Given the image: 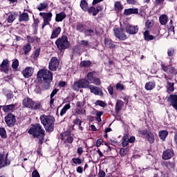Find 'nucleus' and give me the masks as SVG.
<instances>
[{
    "label": "nucleus",
    "mask_w": 177,
    "mask_h": 177,
    "mask_svg": "<svg viewBox=\"0 0 177 177\" xmlns=\"http://www.w3.org/2000/svg\"><path fill=\"white\" fill-rule=\"evenodd\" d=\"M80 45H82L83 46H89V41L87 40H81L79 42Z\"/></svg>",
    "instance_id": "51"
},
{
    "label": "nucleus",
    "mask_w": 177,
    "mask_h": 177,
    "mask_svg": "<svg viewBox=\"0 0 177 177\" xmlns=\"http://www.w3.org/2000/svg\"><path fill=\"white\" fill-rule=\"evenodd\" d=\"M147 138L149 140V143H153L154 142V135H153V133L148 132Z\"/></svg>",
    "instance_id": "37"
},
{
    "label": "nucleus",
    "mask_w": 177,
    "mask_h": 177,
    "mask_svg": "<svg viewBox=\"0 0 177 177\" xmlns=\"http://www.w3.org/2000/svg\"><path fill=\"white\" fill-rule=\"evenodd\" d=\"M15 104L4 105L2 106V110L4 111V113H12L15 111Z\"/></svg>",
    "instance_id": "18"
},
{
    "label": "nucleus",
    "mask_w": 177,
    "mask_h": 177,
    "mask_svg": "<svg viewBox=\"0 0 177 177\" xmlns=\"http://www.w3.org/2000/svg\"><path fill=\"white\" fill-rule=\"evenodd\" d=\"M122 106H124V102L118 100L116 102L115 107V113H120V111L121 110V109H122Z\"/></svg>",
    "instance_id": "25"
},
{
    "label": "nucleus",
    "mask_w": 177,
    "mask_h": 177,
    "mask_svg": "<svg viewBox=\"0 0 177 177\" xmlns=\"http://www.w3.org/2000/svg\"><path fill=\"white\" fill-rule=\"evenodd\" d=\"M159 21L162 26H165L168 23V17L167 15H162L159 17Z\"/></svg>",
    "instance_id": "26"
},
{
    "label": "nucleus",
    "mask_w": 177,
    "mask_h": 177,
    "mask_svg": "<svg viewBox=\"0 0 177 177\" xmlns=\"http://www.w3.org/2000/svg\"><path fill=\"white\" fill-rule=\"evenodd\" d=\"M55 45L59 50H64L70 48V41H68L67 37L64 35L56 40Z\"/></svg>",
    "instance_id": "4"
},
{
    "label": "nucleus",
    "mask_w": 177,
    "mask_h": 177,
    "mask_svg": "<svg viewBox=\"0 0 177 177\" xmlns=\"http://www.w3.org/2000/svg\"><path fill=\"white\" fill-rule=\"evenodd\" d=\"M47 8H48V3L46 2L41 3L37 6V9L39 12H42V10L46 9Z\"/></svg>",
    "instance_id": "30"
},
{
    "label": "nucleus",
    "mask_w": 177,
    "mask_h": 177,
    "mask_svg": "<svg viewBox=\"0 0 177 177\" xmlns=\"http://www.w3.org/2000/svg\"><path fill=\"white\" fill-rule=\"evenodd\" d=\"M91 84H94L95 85H100L101 82L99 78H93L92 81L90 82Z\"/></svg>",
    "instance_id": "44"
},
{
    "label": "nucleus",
    "mask_w": 177,
    "mask_h": 177,
    "mask_svg": "<svg viewBox=\"0 0 177 177\" xmlns=\"http://www.w3.org/2000/svg\"><path fill=\"white\" fill-rule=\"evenodd\" d=\"M102 10H103V7L99 5L94 11L93 16H96V15H97V13H99Z\"/></svg>",
    "instance_id": "43"
},
{
    "label": "nucleus",
    "mask_w": 177,
    "mask_h": 177,
    "mask_svg": "<svg viewBox=\"0 0 177 177\" xmlns=\"http://www.w3.org/2000/svg\"><path fill=\"white\" fill-rule=\"evenodd\" d=\"M161 67H162V69L163 70V71H165V73H168V71H169V68L171 66H165V64H162Z\"/></svg>",
    "instance_id": "52"
},
{
    "label": "nucleus",
    "mask_w": 177,
    "mask_h": 177,
    "mask_svg": "<svg viewBox=\"0 0 177 177\" xmlns=\"http://www.w3.org/2000/svg\"><path fill=\"white\" fill-rule=\"evenodd\" d=\"M37 78L43 83L44 89H49L53 76L48 69H41L37 73Z\"/></svg>",
    "instance_id": "1"
},
{
    "label": "nucleus",
    "mask_w": 177,
    "mask_h": 177,
    "mask_svg": "<svg viewBox=\"0 0 177 177\" xmlns=\"http://www.w3.org/2000/svg\"><path fill=\"white\" fill-rule=\"evenodd\" d=\"M62 140L64 141V143H73L74 138L71 136L70 131H65L61 134Z\"/></svg>",
    "instance_id": "11"
},
{
    "label": "nucleus",
    "mask_w": 177,
    "mask_h": 177,
    "mask_svg": "<svg viewBox=\"0 0 177 177\" xmlns=\"http://www.w3.org/2000/svg\"><path fill=\"white\" fill-rule=\"evenodd\" d=\"M19 21H28L30 20V17L28 16V13L23 12L19 17Z\"/></svg>",
    "instance_id": "24"
},
{
    "label": "nucleus",
    "mask_w": 177,
    "mask_h": 177,
    "mask_svg": "<svg viewBox=\"0 0 177 177\" xmlns=\"http://www.w3.org/2000/svg\"><path fill=\"white\" fill-rule=\"evenodd\" d=\"M167 102L170 103L171 106L175 109V110H177V95L171 94L169 95V97L167 98Z\"/></svg>",
    "instance_id": "13"
},
{
    "label": "nucleus",
    "mask_w": 177,
    "mask_h": 177,
    "mask_svg": "<svg viewBox=\"0 0 177 177\" xmlns=\"http://www.w3.org/2000/svg\"><path fill=\"white\" fill-rule=\"evenodd\" d=\"M102 115H103V111H97L96 112V116H97L96 120H97V121L98 122H102V118H101Z\"/></svg>",
    "instance_id": "40"
},
{
    "label": "nucleus",
    "mask_w": 177,
    "mask_h": 177,
    "mask_svg": "<svg viewBox=\"0 0 177 177\" xmlns=\"http://www.w3.org/2000/svg\"><path fill=\"white\" fill-rule=\"evenodd\" d=\"M86 35H88V37H92L93 35L94 32L92 30H87L85 32Z\"/></svg>",
    "instance_id": "58"
},
{
    "label": "nucleus",
    "mask_w": 177,
    "mask_h": 177,
    "mask_svg": "<svg viewBox=\"0 0 177 177\" xmlns=\"http://www.w3.org/2000/svg\"><path fill=\"white\" fill-rule=\"evenodd\" d=\"M88 85H89V82L85 79H81L78 81L74 82L73 85L72 86V89L73 91H80L82 88H88Z\"/></svg>",
    "instance_id": "5"
},
{
    "label": "nucleus",
    "mask_w": 177,
    "mask_h": 177,
    "mask_svg": "<svg viewBox=\"0 0 177 177\" xmlns=\"http://www.w3.org/2000/svg\"><path fill=\"white\" fill-rule=\"evenodd\" d=\"M70 109H71V106L70 105V104H66L61 110L59 115L61 117H63V115H64V114H66V113H67V111L70 110Z\"/></svg>",
    "instance_id": "28"
},
{
    "label": "nucleus",
    "mask_w": 177,
    "mask_h": 177,
    "mask_svg": "<svg viewBox=\"0 0 177 177\" xmlns=\"http://www.w3.org/2000/svg\"><path fill=\"white\" fill-rule=\"evenodd\" d=\"M39 16H41L44 20V24L41 26L42 30H44L46 26H49L50 24L53 15L52 12H40Z\"/></svg>",
    "instance_id": "6"
},
{
    "label": "nucleus",
    "mask_w": 177,
    "mask_h": 177,
    "mask_svg": "<svg viewBox=\"0 0 177 177\" xmlns=\"http://www.w3.org/2000/svg\"><path fill=\"white\" fill-rule=\"evenodd\" d=\"M15 14L12 13L8 16L7 21L8 23H12V21H15Z\"/></svg>",
    "instance_id": "42"
},
{
    "label": "nucleus",
    "mask_w": 177,
    "mask_h": 177,
    "mask_svg": "<svg viewBox=\"0 0 177 177\" xmlns=\"http://www.w3.org/2000/svg\"><path fill=\"white\" fill-rule=\"evenodd\" d=\"M167 136H168V132L165 130H162L159 131V138L161 140H165L167 139Z\"/></svg>",
    "instance_id": "31"
},
{
    "label": "nucleus",
    "mask_w": 177,
    "mask_h": 177,
    "mask_svg": "<svg viewBox=\"0 0 177 177\" xmlns=\"http://www.w3.org/2000/svg\"><path fill=\"white\" fill-rule=\"evenodd\" d=\"M139 13V10L138 8H128L125 9L124 14L125 16H130V15H138Z\"/></svg>",
    "instance_id": "17"
},
{
    "label": "nucleus",
    "mask_w": 177,
    "mask_h": 177,
    "mask_svg": "<svg viewBox=\"0 0 177 177\" xmlns=\"http://www.w3.org/2000/svg\"><path fill=\"white\" fill-rule=\"evenodd\" d=\"M82 67H89L91 66L90 61H83L80 63Z\"/></svg>",
    "instance_id": "47"
},
{
    "label": "nucleus",
    "mask_w": 177,
    "mask_h": 177,
    "mask_svg": "<svg viewBox=\"0 0 177 177\" xmlns=\"http://www.w3.org/2000/svg\"><path fill=\"white\" fill-rule=\"evenodd\" d=\"M28 133L32 135L33 138L39 139V143H44V136H45V130L42 129V126L39 124L32 125L28 130Z\"/></svg>",
    "instance_id": "2"
},
{
    "label": "nucleus",
    "mask_w": 177,
    "mask_h": 177,
    "mask_svg": "<svg viewBox=\"0 0 177 177\" xmlns=\"http://www.w3.org/2000/svg\"><path fill=\"white\" fill-rule=\"evenodd\" d=\"M65 17H67V15L64 13V12H59L56 14L55 15V21L59 23L60 21H63Z\"/></svg>",
    "instance_id": "20"
},
{
    "label": "nucleus",
    "mask_w": 177,
    "mask_h": 177,
    "mask_svg": "<svg viewBox=\"0 0 177 177\" xmlns=\"http://www.w3.org/2000/svg\"><path fill=\"white\" fill-rule=\"evenodd\" d=\"M22 74L25 78H30L34 74V68L32 67H26L23 71Z\"/></svg>",
    "instance_id": "15"
},
{
    "label": "nucleus",
    "mask_w": 177,
    "mask_h": 177,
    "mask_svg": "<svg viewBox=\"0 0 177 177\" xmlns=\"http://www.w3.org/2000/svg\"><path fill=\"white\" fill-rule=\"evenodd\" d=\"M80 8L82 9L84 12H88V8H89V6L88 5V3L85 0H81L80 1Z\"/></svg>",
    "instance_id": "27"
},
{
    "label": "nucleus",
    "mask_w": 177,
    "mask_h": 177,
    "mask_svg": "<svg viewBox=\"0 0 177 177\" xmlns=\"http://www.w3.org/2000/svg\"><path fill=\"white\" fill-rule=\"evenodd\" d=\"M4 121L7 124L8 127H14L15 124H16V116L10 113L5 116Z\"/></svg>",
    "instance_id": "9"
},
{
    "label": "nucleus",
    "mask_w": 177,
    "mask_h": 177,
    "mask_svg": "<svg viewBox=\"0 0 177 177\" xmlns=\"http://www.w3.org/2000/svg\"><path fill=\"white\" fill-rule=\"evenodd\" d=\"M34 103V101L30 98H25L23 100V104L25 106V107H27L28 109H32V104Z\"/></svg>",
    "instance_id": "21"
},
{
    "label": "nucleus",
    "mask_w": 177,
    "mask_h": 177,
    "mask_svg": "<svg viewBox=\"0 0 177 177\" xmlns=\"http://www.w3.org/2000/svg\"><path fill=\"white\" fill-rule=\"evenodd\" d=\"M32 177H41V176H39L38 171L35 169L32 173Z\"/></svg>",
    "instance_id": "57"
},
{
    "label": "nucleus",
    "mask_w": 177,
    "mask_h": 177,
    "mask_svg": "<svg viewBox=\"0 0 177 177\" xmlns=\"http://www.w3.org/2000/svg\"><path fill=\"white\" fill-rule=\"evenodd\" d=\"M93 73L92 72H89L88 74H87V80H88V82H91L93 80Z\"/></svg>",
    "instance_id": "48"
},
{
    "label": "nucleus",
    "mask_w": 177,
    "mask_h": 177,
    "mask_svg": "<svg viewBox=\"0 0 177 177\" xmlns=\"http://www.w3.org/2000/svg\"><path fill=\"white\" fill-rule=\"evenodd\" d=\"M174 157V151L172 149H167L162 153L163 160H169Z\"/></svg>",
    "instance_id": "16"
},
{
    "label": "nucleus",
    "mask_w": 177,
    "mask_h": 177,
    "mask_svg": "<svg viewBox=\"0 0 177 177\" xmlns=\"http://www.w3.org/2000/svg\"><path fill=\"white\" fill-rule=\"evenodd\" d=\"M120 154L121 157H124V156L127 155V149H125L124 148H121L120 150Z\"/></svg>",
    "instance_id": "56"
},
{
    "label": "nucleus",
    "mask_w": 177,
    "mask_h": 177,
    "mask_svg": "<svg viewBox=\"0 0 177 177\" xmlns=\"http://www.w3.org/2000/svg\"><path fill=\"white\" fill-rule=\"evenodd\" d=\"M124 30H125L127 34L130 35H133V34L138 33L139 31V27L138 26H133L129 24H125L124 25Z\"/></svg>",
    "instance_id": "8"
},
{
    "label": "nucleus",
    "mask_w": 177,
    "mask_h": 177,
    "mask_svg": "<svg viewBox=\"0 0 177 177\" xmlns=\"http://www.w3.org/2000/svg\"><path fill=\"white\" fill-rule=\"evenodd\" d=\"M86 101L85 100H83V102L77 101L76 103V107L82 109L85 106Z\"/></svg>",
    "instance_id": "41"
},
{
    "label": "nucleus",
    "mask_w": 177,
    "mask_h": 177,
    "mask_svg": "<svg viewBox=\"0 0 177 177\" xmlns=\"http://www.w3.org/2000/svg\"><path fill=\"white\" fill-rule=\"evenodd\" d=\"M124 86L123 84H121V83H118V84H116V89H117L118 91H124Z\"/></svg>",
    "instance_id": "53"
},
{
    "label": "nucleus",
    "mask_w": 177,
    "mask_h": 177,
    "mask_svg": "<svg viewBox=\"0 0 177 177\" xmlns=\"http://www.w3.org/2000/svg\"><path fill=\"white\" fill-rule=\"evenodd\" d=\"M75 114L77 115H86V111L82 108H76Z\"/></svg>",
    "instance_id": "29"
},
{
    "label": "nucleus",
    "mask_w": 177,
    "mask_h": 177,
    "mask_svg": "<svg viewBox=\"0 0 177 177\" xmlns=\"http://www.w3.org/2000/svg\"><path fill=\"white\" fill-rule=\"evenodd\" d=\"M125 29H122V28H116L113 29L114 35L116 38H118L120 41H125V39H128V36L124 32Z\"/></svg>",
    "instance_id": "7"
},
{
    "label": "nucleus",
    "mask_w": 177,
    "mask_h": 177,
    "mask_svg": "<svg viewBox=\"0 0 177 177\" xmlns=\"http://www.w3.org/2000/svg\"><path fill=\"white\" fill-rule=\"evenodd\" d=\"M114 6H115V10H122V4H121V2L116 1L115 3Z\"/></svg>",
    "instance_id": "39"
},
{
    "label": "nucleus",
    "mask_w": 177,
    "mask_h": 177,
    "mask_svg": "<svg viewBox=\"0 0 177 177\" xmlns=\"http://www.w3.org/2000/svg\"><path fill=\"white\" fill-rule=\"evenodd\" d=\"M40 120L46 131L48 132L53 131L55 128V118L53 116L42 115L40 116Z\"/></svg>",
    "instance_id": "3"
},
{
    "label": "nucleus",
    "mask_w": 177,
    "mask_h": 177,
    "mask_svg": "<svg viewBox=\"0 0 177 177\" xmlns=\"http://www.w3.org/2000/svg\"><path fill=\"white\" fill-rule=\"evenodd\" d=\"M84 153V148L82 147H80L77 148V154L79 156H81Z\"/></svg>",
    "instance_id": "63"
},
{
    "label": "nucleus",
    "mask_w": 177,
    "mask_h": 177,
    "mask_svg": "<svg viewBox=\"0 0 177 177\" xmlns=\"http://www.w3.org/2000/svg\"><path fill=\"white\" fill-rule=\"evenodd\" d=\"M129 143V137H128V135H125L122 137V146L123 147H127Z\"/></svg>",
    "instance_id": "35"
},
{
    "label": "nucleus",
    "mask_w": 177,
    "mask_h": 177,
    "mask_svg": "<svg viewBox=\"0 0 177 177\" xmlns=\"http://www.w3.org/2000/svg\"><path fill=\"white\" fill-rule=\"evenodd\" d=\"M167 89L168 91H169L170 92H174V83H171L169 82H167Z\"/></svg>",
    "instance_id": "49"
},
{
    "label": "nucleus",
    "mask_w": 177,
    "mask_h": 177,
    "mask_svg": "<svg viewBox=\"0 0 177 177\" xmlns=\"http://www.w3.org/2000/svg\"><path fill=\"white\" fill-rule=\"evenodd\" d=\"M156 88V82L151 81L148 82L145 84V89L146 91H153Z\"/></svg>",
    "instance_id": "23"
},
{
    "label": "nucleus",
    "mask_w": 177,
    "mask_h": 177,
    "mask_svg": "<svg viewBox=\"0 0 177 177\" xmlns=\"http://www.w3.org/2000/svg\"><path fill=\"white\" fill-rule=\"evenodd\" d=\"M95 10H96V8H95V7H93V6H91L90 8H88L87 12L88 13H93H93H94Z\"/></svg>",
    "instance_id": "60"
},
{
    "label": "nucleus",
    "mask_w": 177,
    "mask_h": 177,
    "mask_svg": "<svg viewBox=\"0 0 177 177\" xmlns=\"http://www.w3.org/2000/svg\"><path fill=\"white\" fill-rule=\"evenodd\" d=\"M58 89H57V88H55V89H53V91H52V93H51V94H50V97H55V95H56V93H57V92H58Z\"/></svg>",
    "instance_id": "64"
},
{
    "label": "nucleus",
    "mask_w": 177,
    "mask_h": 177,
    "mask_svg": "<svg viewBox=\"0 0 177 177\" xmlns=\"http://www.w3.org/2000/svg\"><path fill=\"white\" fill-rule=\"evenodd\" d=\"M40 52H41V49L37 48V49L35 50V52H34L33 58H34V59H37V58L39 56Z\"/></svg>",
    "instance_id": "50"
},
{
    "label": "nucleus",
    "mask_w": 177,
    "mask_h": 177,
    "mask_svg": "<svg viewBox=\"0 0 177 177\" xmlns=\"http://www.w3.org/2000/svg\"><path fill=\"white\" fill-rule=\"evenodd\" d=\"M72 161L74 164H77L78 165H80V164H82V160H81L80 158H73Z\"/></svg>",
    "instance_id": "45"
},
{
    "label": "nucleus",
    "mask_w": 177,
    "mask_h": 177,
    "mask_svg": "<svg viewBox=\"0 0 177 177\" xmlns=\"http://www.w3.org/2000/svg\"><path fill=\"white\" fill-rule=\"evenodd\" d=\"M12 68H15V69L17 68V67H19V60L15 59L12 62Z\"/></svg>",
    "instance_id": "55"
},
{
    "label": "nucleus",
    "mask_w": 177,
    "mask_h": 177,
    "mask_svg": "<svg viewBox=\"0 0 177 177\" xmlns=\"http://www.w3.org/2000/svg\"><path fill=\"white\" fill-rule=\"evenodd\" d=\"M32 109H33V110H41V109H42V105H41V102H33Z\"/></svg>",
    "instance_id": "34"
},
{
    "label": "nucleus",
    "mask_w": 177,
    "mask_h": 177,
    "mask_svg": "<svg viewBox=\"0 0 177 177\" xmlns=\"http://www.w3.org/2000/svg\"><path fill=\"white\" fill-rule=\"evenodd\" d=\"M169 71L170 73V74H175L176 75L177 74V71H176V69H175L174 67L172 66H170L169 69Z\"/></svg>",
    "instance_id": "59"
},
{
    "label": "nucleus",
    "mask_w": 177,
    "mask_h": 177,
    "mask_svg": "<svg viewBox=\"0 0 177 177\" xmlns=\"http://www.w3.org/2000/svg\"><path fill=\"white\" fill-rule=\"evenodd\" d=\"M60 32H62V28L60 26L53 30L50 37L51 39H54V38H57Z\"/></svg>",
    "instance_id": "22"
},
{
    "label": "nucleus",
    "mask_w": 177,
    "mask_h": 177,
    "mask_svg": "<svg viewBox=\"0 0 177 177\" xmlns=\"http://www.w3.org/2000/svg\"><path fill=\"white\" fill-rule=\"evenodd\" d=\"M0 136H1L3 139H6V130L3 127L0 128Z\"/></svg>",
    "instance_id": "38"
},
{
    "label": "nucleus",
    "mask_w": 177,
    "mask_h": 177,
    "mask_svg": "<svg viewBox=\"0 0 177 177\" xmlns=\"http://www.w3.org/2000/svg\"><path fill=\"white\" fill-rule=\"evenodd\" d=\"M88 89H90L91 93H94V95H97L98 96H102L103 91H102V89L99 88V87H96L93 85H88L87 87Z\"/></svg>",
    "instance_id": "12"
},
{
    "label": "nucleus",
    "mask_w": 177,
    "mask_h": 177,
    "mask_svg": "<svg viewBox=\"0 0 177 177\" xmlns=\"http://www.w3.org/2000/svg\"><path fill=\"white\" fill-rule=\"evenodd\" d=\"M107 90L109 91V93L111 95H113V92H114V88L112 87L111 85H110L108 88Z\"/></svg>",
    "instance_id": "62"
},
{
    "label": "nucleus",
    "mask_w": 177,
    "mask_h": 177,
    "mask_svg": "<svg viewBox=\"0 0 177 177\" xmlns=\"http://www.w3.org/2000/svg\"><path fill=\"white\" fill-rule=\"evenodd\" d=\"M144 37L146 41H151V39H154V37H153V35H150L147 30L144 32Z\"/></svg>",
    "instance_id": "36"
},
{
    "label": "nucleus",
    "mask_w": 177,
    "mask_h": 177,
    "mask_svg": "<svg viewBox=\"0 0 177 177\" xmlns=\"http://www.w3.org/2000/svg\"><path fill=\"white\" fill-rule=\"evenodd\" d=\"M59 59L57 57H53L49 62L48 68L51 71H56L59 68Z\"/></svg>",
    "instance_id": "10"
},
{
    "label": "nucleus",
    "mask_w": 177,
    "mask_h": 177,
    "mask_svg": "<svg viewBox=\"0 0 177 177\" xmlns=\"http://www.w3.org/2000/svg\"><path fill=\"white\" fill-rule=\"evenodd\" d=\"M31 49H32L31 44H30L28 43L26 44L23 47V50H24L25 55H27L28 53H29L31 51Z\"/></svg>",
    "instance_id": "33"
},
{
    "label": "nucleus",
    "mask_w": 177,
    "mask_h": 177,
    "mask_svg": "<svg viewBox=\"0 0 177 177\" xmlns=\"http://www.w3.org/2000/svg\"><path fill=\"white\" fill-rule=\"evenodd\" d=\"M0 70L3 73L8 74L9 71V60L8 59H3L1 64L0 65Z\"/></svg>",
    "instance_id": "14"
},
{
    "label": "nucleus",
    "mask_w": 177,
    "mask_h": 177,
    "mask_svg": "<svg viewBox=\"0 0 177 177\" xmlns=\"http://www.w3.org/2000/svg\"><path fill=\"white\" fill-rule=\"evenodd\" d=\"M76 30L80 32H82V31H84V25L82 24L77 25Z\"/></svg>",
    "instance_id": "54"
},
{
    "label": "nucleus",
    "mask_w": 177,
    "mask_h": 177,
    "mask_svg": "<svg viewBox=\"0 0 177 177\" xmlns=\"http://www.w3.org/2000/svg\"><path fill=\"white\" fill-rule=\"evenodd\" d=\"M99 177H106V172L100 169L98 173Z\"/></svg>",
    "instance_id": "61"
},
{
    "label": "nucleus",
    "mask_w": 177,
    "mask_h": 177,
    "mask_svg": "<svg viewBox=\"0 0 177 177\" xmlns=\"http://www.w3.org/2000/svg\"><path fill=\"white\" fill-rule=\"evenodd\" d=\"M8 158L5 155L0 153V168H3V167H6V165H9V163L6 162Z\"/></svg>",
    "instance_id": "19"
},
{
    "label": "nucleus",
    "mask_w": 177,
    "mask_h": 177,
    "mask_svg": "<svg viewBox=\"0 0 177 177\" xmlns=\"http://www.w3.org/2000/svg\"><path fill=\"white\" fill-rule=\"evenodd\" d=\"M95 104L96 106H100L101 107H106V106H107V104H106V103L102 100H97L95 102Z\"/></svg>",
    "instance_id": "46"
},
{
    "label": "nucleus",
    "mask_w": 177,
    "mask_h": 177,
    "mask_svg": "<svg viewBox=\"0 0 177 177\" xmlns=\"http://www.w3.org/2000/svg\"><path fill=\"white\" fill-rule=\"evenodd\" d=\"M104 44H105V46H107L108 48H115V45H114L111 39H105Z\"/></svg>",
    "instance_id": "32"
}]
</instances>
